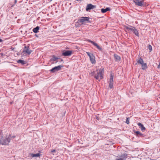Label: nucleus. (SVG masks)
I'll return each instance as SVG.
<instances>
[{"label": "nucleus", "mask_w": 160, "mask_h": 160, "mask_svg": "<svg viewBox=\"0 0 160 160\" xmlns=\"http://www.w3.org/2000/svg\"><path fill=\"white\" fill-rule=\"evenodd\" d=\"M91 73L93 76H94V78L99 82L103 78V69H100L97 70L95 71L92 72Z\"/></svg>", "instance_id": "nucleus-1"}, {"label": "nucleus", "mask_w": 160, "mask_h": 160, "mask_svg": "<svg viewBox=\"0 0 160 160\" xmlns=\"http://www.w3.org/2000/svg\"><path fill=\"white\" fill-rule=\"evenodd\" d=\"M137 62L135 65H136L137 64L141 65V68L142 70H146L148 68L147 63H144L143 60L141 57H140L137 61Z\"/></svg>", "instance_id": "nucleus-2"}, {"label": "nucleus", "mask_w": 160, "mask_h": 160, "mask_svg": "<svg viewBox=\"0 0 160 160\" xmlns=\"http://www.w3.org/2000/svg\"><path fill=\"white\" fill-rule=\"evenodd\" d=\"M10 142V139L8 137L3 138L2 137L0 139V143L2 145H8Z\"/></svg>", "instance_id": "nucleus-3"}, {"label": "nucleus", "mask_w": 160, "mask_h": 160, "mask_svg": "<svg viewBox=\"0 0 160 160\" xmlns=\"http://www.w3.org/2000/svg\"><path fill=\"white\" fill-rule=\"evenodd\" d=\"M90 18L88 17H82L80 19L78 20V23H81L82 24L85 22H91L90 21Z\"/></svg>", "instance_id": "nucleus-4"}, {"label": "nucleus", "mask_w": 160, "mask_h": 160, "mask_svg": "<svg viewBox=\"0 0 160 160\" xmlns=\"http://www.w3.org/2000/svg\"><path fill=\"white\" fill-rule=\"evenodd\" d=\"M63 65L62 64L58 66L55 67L51 69L50 70V71L51 72L54 73L56 72L61 70V68L63 67Z\"/></svg>", "instance_id": "nucleus-5"}, {"label": "nucleus", "mask_w": 160, "mask_h": 160, "mask_svg": "<svg viewBox=\"0 0 160 160\" xmlns=\"http://www.w3.org/2000/svg\"><path fill=\"white\" fill-rule=\"evenodd\" d=\"M135 5L140 7H142L144 4V0H134L133 1Z\"/></svg>", "instance_id": "nucleus-6"}, {"label": "nucleus", "mask_w": 160, "mask_h": 160, "mask_svg": "<svg viewBox=\"0 0 160 160\" xmlns=\"http://www.w3.org/2000/svg\"><path fill=\"white\" fill-rule=\"evenodd\" d=\"M124 29L126 32L128 31H131L133 32L135 27L130 25H125L124 26Z\"/></svg>", "instance_id": "nucleus-7"}, {"label": "nucleus", "mask_w": 160, "mask_h": 160, "mask_svg": "<svg viewBox=\"0 0 160 160\" xmlns=\"http://www.w3.org/2000/svg\"><path fill=\"white\" fill-rule=\"evenodd\" d=\"M113 75L112 73V72L110 73V78L109 79V87L111 89H112L113 88Z\"/></svg>", "instance_id": "nucleus-8"}, {"label": "nucleus", "mask_w": 160, "mask_h": 160, "mask_svg": "<svg viewBox=\"0 0 160 160\" xmlns=\"http://www.w3.org/2000/svg\"><path fill=\"white\" fill-rule=\"evenodd\" d=\"M72 53V52L71 50H65L62 52V55L65 56H71Z\"/></svg>", "instance_id": "nucleus-9"}, {"label": "nucleus", "mask_w": 160, "mask_h": 160, "mask_svg": "<svg viewBox=\"0 0 160 160\" xmlns=\"http://www.w3.org/2000/svg\"><path fill=\"white\" fill-rule=\"evenodd\" d=\"M60 59V58H58L55 56L53 55L52 58H51L50 61L52 63H57L58 62V59Z\"/></svg>", "instance_id": "nucleus-10"}, {"label": "nucleus", "mask_w": 160, "mask_h": 160, "mask_svg": "<svg viewBox=\"0 0 160 160\" xmlns=\"http://www.w3.org/2000/svg\"><path fill=\"white\" fill-rule=\"evenodd\" d=\"M128 158V154L127 153H124L121 155L119 158H117L115 160H126Z\"/></svg>", "instance_id": "nucleus-11"}, {"label": "nucleus", "mask_w": 160, "mask_h": 160, "mask_svg": "<svg viewBox=\"0 0 160 160\" xmlns=\"http://www.w3.org/2000/svg\"><path fill=\"white\" fill-rule=\"evenodd\" d=\"M29 49V48L28 46H25L23 50V52L30 55L32 52V50Z\"/></svg>", "instance_id": "nucleus-12"}, {"label": "nucleus", "mask_w": 160, "mask_h": 160, "mask_svg": "<svg viewBox=\"0 0 160 160\" xmlns=\"http://www.w3.org/2000/svg\"><path fill=\"white\" fill-rule=\"evenodd\" d=\"M96 6L93 5L91 4H88L86 7V11H88L89 10L93 9L96 8Z\"/></svg>", "instance_id": "nucleus-13"}, {"label": "nucleus", "mask_w": 160, "mask_h": 160, "mask_svg": "<svg viewBox=\"0 0 160 160\" xmlns=\"http://www.w3.org/2000/svg\"><path fill=\"white\" fill-rule=\"evenodd\" d=\"M87 41L91 43L93 45L95 46L99 50H102V48L95 42L92 41L91 40H88Z\"/></svg>", "instance_id": "nucleus-14"}, {"label": "nucleus", "mask_w": 160, "mask_h": 160, "mask_svg": "<svg viewBox=\"0 0 160 160\" xmlns=\"http://www.w3.org/2000/svg\"><path fill=\"white\" fill-rule=\"evenodd\" d=\"M90 59L91 62L92 64H95L96 61L95 59V57L93 55L90 58Z\"/></svg>", "instance_id": "nucleus-15"}, {"label": "nucleus", "mask_w": 160, "mask_h": 160, "mask_svg": "<svg viewBox=\"0 0 160 160\" xmlns=\"http://www.w3.org/2000/svg\"><path fill=\"white\" fill-rule=\"evenodd\" d=\"M110 8H102L101 9V11L102 13H104L107 12V11H110Z\"/></svg>", "instance_id": "nucleus-16"}, {"label": "nucleus", "mask_w": 160, "mask_h": 160, "mask_svg": "<svg viewBox=\"0 0 160 160\" xmlns=\"http://www.w3.org/2000/svg\"><path fill=\"white\" fill-rule=\"evenodd\" d=\"M114 58L116 61H119L121 59L120 57L117 54H115L114 55Z\"/></svg>", "instance_id": "nucleus-17"}, {"label": "nucleus", "mask_w": 160, "mask_h": 160, "mask_svg": "<svg viewBox=\"0 0 160 160\" xmlns=\"http://www.w3.org/2000/svg\"><path fill=\"white\" fill-rule=\"evenodd\" d=\"M39 27L38 26L36 28H33L32 29V31L35 33H37L39 32Z\"/></svg>", "instance_id": "nucleus-18"}, {"label": "nucleus", "mask_w": 160, "mask_h": 160, "mask_svg": "<svg viewBox=\"0 0 160 160\" xmlns=\"http://www.w3.org/2000/svg\"><path fill=\"white\" fill-rule=\"evenodd\" d=\"M134 132L136 133V135L137 136L139 137L141 136V137H143V134H142L140 132L137 131H134Z\"/></svg>", "instance_id": "nucleus-19"}, {"label": "nucleus", "mask_w": 160, "mask_h": 160, "mask_svg": "<svg viewBox=\"0 0 160 160\" xmlns=\"http://www.w3.org/2000/svg\"><path fill=\"white\" fill-rule=\"evenodd\" d=\"M138 124L139 126V128L141 130H145V128L142 123L140 122H139Z\"/></svg>", "instance_id": "nucleus-20"}, {"label": "nucleus", "mask_w": 160, "mask_h": 160, "mask_svg": "<svg viewBox=\"0 0 160 160\" xmlns=\"http://www.w3.org/2000/svg\"><path fill=\"white\" fill-rule=\"evenodd\" d=\"M30 155L32 157H39L40 156V154L39 153H36L35 154H33V153H30Z\"/></svg>", "instance_id": "nucleus-21"}, {"label": "nucleus", "mask_w": 160, "mask_h": 160, "mask_svg": "<svg viewBox=\"0 0 160 160\" xmlns=\"http://www.w3.org/2000/svg\"><path fill=\"white\" fill-rule=\"evenodd\" d=\"M133 32L135 34V35L138 37H139V33L138 30L136 28L134 29Z\"/></svg>", "instance_id": "nucleus-22"}, {"label": "nucleus", "mask_w": 160, "mask_h": 160, "mask_svg": "<svg viewBox=\"0 0 160 160\" xmlns=\"http://www.w3.org/2000/svg\"><path fill=\"white\" fill-rule=\"evenodd\" d=\"M17 62L18 63H21L22 65H24L26 63L25 61L20 59L18 60Z\"/></svg>", "instance_id": "nucleus-23"}, {"label": "nucleus", "mask_w": 160, "mask_h": 160, "mask_svg": "<svg viewBox=\"0 0 160 160\" xmlns=\"http://www.w3.org/2000/svg\"><path fill=\"white\" fill-rule=\"evenodd\" d=\"M16 137V136L15 135H12L10 134L8 136V138H9L11 140V139H14Z\"/></svg>", "instance_id": "nucleus-24"}, {"label": "nucleus", "mask_w": 160, "mask_h": 160, "mask_svg": "<svg viewBox=\"0 0 160 160\" xmlns=\"http://www.w3.org/2000/svg\"><path fill=\"white\" fill-rule=\"evenodd\" d=\"M86 53L88 55L89 57V58L91 57L93 55V54L91 53H90L89 52H86Z\"/></svg>", "instance_id": "nucleus-25"}, {"label": "nucleus", "mask_w": 160, "mask_h": 160, "mask_svg": "<svg viewBox=\"0 0 160 160\" xmlns=\"http://www.w3.org/2000/svg\"><path fill=\"white\" fill-rule=\"evenodd\" d=\"M148 48L149 49L150 51L151 52V51L152 50V46L150 45H148Z\"/></svg>", "instance_id": "nucleus-26"}, {"label": "nucleus", "mask_w": 160, "mask_h": 160, "mask_svg": "<svg viewBox=\"0 0 160 160\" xmlns=\"http://www.w3.org/2000/svg\"><path fill=\"white\" fill-rule=\"evenodd\" d=\"M129 118H127L126 120V123H127V124H129Z\"/></svg>", "instance_id": "nucleus-27"}, {"label": "nucleus", "mask_w": 160, "mask_h": 160, "mask_svg": "<svg viewBox=\"0 0 160 160\" xmlns=\"http://www.w3.org/2000/svg\"><path fill=\"white\" fill-rule=\"evenodd\" d=\"M56 150L55 149H53L51 150V152H56Z\"/></svg>", "instance_id": "nucleus-28"}, {"label": "nucleus", "mask_w": 160, "mask_h": 160, "mask_svg": "<svg viewBox=\"0 0 160 160\" xmlns=\"http://www.w3.org/2000/svg\"><path fill=\"white\" fill-rule=\"evenodd\" d=\"M157 68H160V62H159V64L158 65Z\"/></svg>", "instance_id": "nucleus-29"}, {"label": "nucleus", "mask_w": 160, "mask_h": 160, "mask_svg": "<svg viewBox=\"0 0 160 160\" xmlns=\"http://www.w3.org/2000/svg\"><path fill=\"white\" fill-rule=\"evenodd\" d=\"M17 2V0H14V3H15V4Z\"/></svg>", "instance_id": "nucleus-30"}, {"label": "nucleus", "mask_w": 160, "mask_h": 160, "mask_svg": "<svg viewBox=\"0 0 160 160\" xmlns=\"http://www.w3.org/2000/svg\"><path fill=\"white\" fill-rule=\"evenodd\" d=\"M2 40L0 38V42H2Z\"/></svg>", "instance_id": "nucleus-31"}, {"label": "nucleus", "mask_w": 160, "mask_h": 160, "mask_svg": "<svg viewBox=\"0 0 160 160\" xmlns=\"http://www.w3.org/2000/svg\"><path fill=\"white\" fill-rule=\"evenodd\" d=\"M11 49H12V50H14V48H11Z\"/></svg>", "instance_id": "nucleus-32"}, {"label": "nucleus", "mask_w": 160, "mask_h": 160, "mask_svg": "<svg viewBox=\"0 0 160 160\" xmlns=\"http://www.w3.org/2000/svg\"><path fill=\"white\" fill-rule=\"evenodd\" d=\"M61 61H63V60L62 59H61Z\"/></svg>", "instance_id": "nucleus-33"}, {"label": "nucleus", "mask_w": 160, "mask_h": 160, "mask_svg": "<svg viewBox=\"0 0 160 160\" xmlns=\"http://www.w3.org/2000/svg\"><path fill=\"white\" fill-rule=\"evenodd\" d=\"M52 0H51V1H52Z\"/></svg>", "instance_id": "nucleus-34"}]
</instances>
